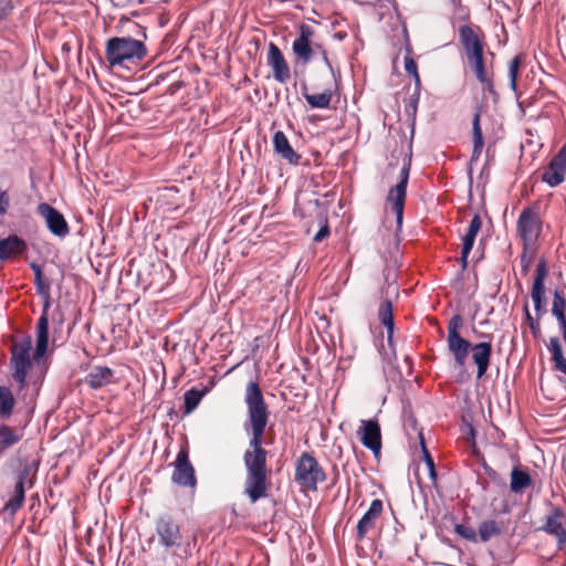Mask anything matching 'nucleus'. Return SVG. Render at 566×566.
I'll use <instances>...</instances> for the list:
<instances>
[{"label":"nucleus","instance_id":"nucleus-1","mask_svg":"<svg viewBox=\"0 0 566 566\" xmlns=\"http://www.w3.org/2000/svg\"><path fill=\"white\" fill-rule=\"evenodd\" d=\"M244 401L248 408V422L244 431L251 432L249 448L243 453L245 468L244 493L251 503L268 495V451L263 448V437L269 420V410L258 382L250 381L245 388Z\"/></svg>","mask_w":566,"mask_h":566},{"label":"nucleus","instance_id":"nucleus-2","mask_svg":"<svg viewBox=\"0 0 566 566\" xmlns=\"http://www.w3.org/2000/svg\"><path fill=\"white\" fill-rule=\"evenodd\" d=\"M156 544L163 548L167 555L187 559L192 554L191 542L189 537H184L180 526L169 515H161L155 522ZM195 542V538H193Z\"/></svg>","mask_w":566,"mask_h":566},{"label":"nucleus","instance_id":"nucleus-3","mask_svg":"<svg viewBox=\"0 0 566 566\" xmlns=\"http://www.w3.org/2000/svg\"><path fill=\"white\" fill-rule=\"evenodd\" d=\"M143 41L129 36L112 38L106 43V59L112 66L128 67L139 62L146 55Z\"/></svg>","mask_w":566,"mask_h":566},{"label":"nucleus","instance_id":"nucleus-4","mask_svg":"<svg viewBox=\"0 0 566 566\" xmlns=\"http://www.w3.org/2000/svg\"><path fill=\"white\" fill-rule=\"evenodd\" d=\"M295 481L311 491H316L317 484L326 481V473L311 453L303 452L296 461Z\"/></svg>","mask_w":566,"mask_h":566},{"label":"nucleus","instance_id":"nucleus-5","mask_svg":"<svg viewBox=\"0 0 566 566\" xmlns=\"http://www.w3.org/2000/svg\"><path fill=\"white\" fill-rule=\"evenodd\" d=\"M463 321L461 315H453L448 323V349L453 356L454 364L462 369L465 366L468 354L470 352V342L460 335V328Z\"/></svg>","mask_w":566,"mask_h":566},{"label":"nucleus","instance_id":"nucleus-6","mask_svg":"<svg viewBox=\"0 0 566 566\" xmlns=\"http://www.w3.org/2000/svg\"><path fill=\"white\" fill-rule=\"evenodd\" d=\"M31 346V338L28 337L20 347L14 348L11 354V377L18 384L20 390L28 387L27 376L32 365L30 357Z\"/></svg>","mask_w":566,"mask_h":566},{"label":"nucleus","instance_id":"nucleus-7","mask_svg":"<svg viewBox=\"0 0 566 566\" xmlns=\"http://www.w3.org/2000/svg\"><path fill=\"white\" fill-rule=\"evenodd\" d=\"M171 481L184 488L193 489L197 485L195 468L189 460L187 448H181L177 453Z\"/></svg>","mask_w":566,"mask_h":566},{"label":"nucleus","instance_id":"nucleus-8","mask_svg":"<svg viewBox=\"0 0 566 566\" xmlns=\"http://www.w3.org/2000/svg\"><path fill=\"white\" fill-rule=\"evenodd\" d=\"M542 530L556 538L557 545L562 548L566 544V513L559 506H553Z\"/></svg>","mask_w":566,"mask_h":566},{"label":"nucleus","instance_id":"nucleus-9","mask_svg":"<svg viewBox=\"0 0 566 566\" xmlns=\"http://www.w3.org/2000/svg\"><path fill=\"white\" fill-rule=\"evenodd\" d=\"M566 176V142L551 159L542 175V180L549 187H557L564 182Z\"/></svg>","mask_w":566,"mask_h":566},{"label":"nucleus","instance_id":"nucleus-10","mask_svg":"<svg viewBox=\"0 0 566 566\" xmlns=\"http://www.w3.org/2000/svg\"><path fill=\"white\" fill-rule=\"evenodd\" d=\"M547 276L546 261L542 259L536 266V272L532 285L531 296L534 303V310L538 317L546 312L545 280Z\"/></svg>","mask_w":566,"mask_h":566},{"label":"nucleus","instance_id":"nucleus-11","mask_svg":"<svg viewBox=\"0 0 566 566\" xmlns=\"http://www.w3.org/2000/svg\"><path fill=\"white\" fill-rule=\"evenodd\" d=\"M409 172L410 159L403 161L398 182L388 192L387 200L391 205L392 212H403Z\"/></svg>","mask_w":566,"mask_h":566},{"label":"nucleus","instance_id":"nucleus-12","mask_svg":"<svg viewBox=\"0 0 566 566\" xmlns=\"http://www.w3.org/2000/svg\"><path fill=\"white\" fill-rule=\"evenodd\" d=\"M517 232L526 248L535 245L542 232L539 214H520Z\"/></svg>","mask_w":566,"mask_h":566},{"label":"nucleus","instance_id":"nucleus-13","mask_svg":"<svg viewBox=\"0 0 566 566\" xmlns=\"http://www.w3.org/2000/svg\"><path fill=\"white\" fill-rule=\"evenodd\" d=\"M484 337H486L489 340L481 342L478 344H471L470 343V350L472 353V360L476 366V378L481 379L488 371L490 364H491V357H492V335L485 334Z\"/></svg>","mask_w":566,"mask_h":566},{"label":"nucleus","instance_id":"nucleus-14","mask_svg":"<svg viewBox=\"0 0 566 566\" xmlns=\"http://www.w3.org/2000/svg\"><path fill=\"white\" fill-rule=\"evenodd\" d=\"M459 38L467 60L484 54V42L470 25L460 27Z\"/></svg>","mask_w":566,"mask_h":566},{"label":"nucleus","instance_id":"nucleus-15","mask_svg":"<svg viewBox=\"0 0 566 566\" xmlns=\"http://www.w3.org/2000/svg\"><path fill=\"white\" fill-rule=\"evenodd\" d=\"M314 34L313 28L308 24H301L298 28V35L294 40L292 50L293 53L304 64L308 63L314 54V49L311 44V39Z\"/></svg>","mask_w":566,"mask_h":566},{"label":"nucleus","instance_id":"nucleus-16","mask_svg":"<svg viewBox=\"0 0 566 566\" xmlns=\"http://www.w3.org/2000/svg\"><path fill=\"white\" fill-rule=\"evenodd\" d=\"M363 446L375 454H378L381 449V431L380 426L376 420H361L358 430Z\"/></svg>","mask_w":566,"mask_h":566},{"label":"nucleus","instance_id":"nucleus-17","mask_svg":"<svg viewBox=\"0 0 566 566\" xmlns=\"http://www.w3.org/2000/svg\"><path fill=\"white\" fill-rule=\"evenodd\" d=\"M180 199L179 190L176 187H166L158 189L155 197L149 198V202L155 200L156 207L154 209L156 212H172L179 208Z\"/></svg>","mask_w":566,"mask_h":566},{"label":"nucleus","instance_id":"nucleus-18","mask_svg":"<svg viewBox=\"0 0 566 566\" xmlns=\"http://www.w3.org/2000/svg\"><path fill=\"white\" fill-rule=\"evenodd\" d=\"M268 65L273 70V77L279 83H285L290 78V67L277 45L270 43L268 52Z\"/></svg>","mask_w":566,"mask_h":566},{"label":"nucleus","instance_id":"nucleus-19","mask_svg":"<svg viewBox=\"0 0 566 566\" xmlns=\"http://www.w3.org/2000/svg\"><path fill=\"white\" fill-rule=\"evenodd\" d=\"M382 512V501L375 499L371 501L369 509L365 512L361 518L358 521L356 526V537L358 541H363L367 533L373 530L376 525L377 518Z\"/></svg>","mask_w":566,"mask_h":566},{"label":"nucleus","instance_id":"nucleus-20","mask_svg":"<svg viewBox=\"0 0 566 566\" xmlns=\"http://www.w3.org/2000/svg\"><path fill=\"white\" fill-rule=\"evenodd\" d=\"M49 304H44L42 315L39 317L36 323V343L34 358L41 359L48 350L49 346V317L48 308Z\"/></svg>","mask_w":566,"mask_h":566},{"label":"nucleus","instance_id":"nucleus-21","mask_svg":"<svg viewBox=\"0 0 566 566\" xmlns=\"http://www.w3.org/2000/svg\"><path fill=\"white\" fill-rule=\"evenodd\" d=\"M468 63L473 71L476 80L483 85V91L495 95L492 72H489L485 64L484 54L468 60Z\"/></svg>","mask_w":566,"mask_h":566},{"label":"nucleus","instance_id":"nucleus-22","mask_svg":"<svg viewBox=\"0 0 566 566\" xmlns=\"http://www.w3.org/2000/svg\"><path fill=\"white\" fill-rule=\"evenodd\" d=\"M273 147L274 151L280 155L284 160L291 165H298L301 161V155L297 154L291 146L287 137L281 130H277L273 135Z\"/></svg>","mask_w":566,"mask_h":566},{"label":"nucleus","instance_id":"nucleus-23","mask_svg":"<svg viewBox=\"0 0 566 566\" xmlns=\"http://www.w3.org/2000/svg\"><path fill=\"white\" fill-rule=\"evenodd\" d=\"M28 250L25 240L17 234L0 239V260H8L12 255H21Z\"/></svg>","mask_w":566,"mask_h":566},{"label":"nucleus","instance_id":"nucleus-24","mask_svg":"<svg viewBox=\"0 0 566 566\" xmlns=\"http://www.w3.org/2000/svg\"><path fill=\"white\" fill-rule=\"evenodd\" d=\"M114 370L106 366H93L85 377V382L92 389H99L113 382Z\"/></svg>","mask_w":566,"mask_h":566},{"label":"nucleus","instance_id":"nucleus-25","mask_svg":"<svg viewBox=\"0 0 566 566\" xmlns=\"http://www.w3.org/2000/svg\"><path fill=\"white\" fill-rule=\"evenodd\" d=\"M24 431L21 428H12L9 424H0V453L19 443L23 438Z\"/></svg>","mask_w":566,"mask_h":566},{"label":"nucleus","instance_id":"nucleus-26","mask_svg":"<svg viewBox=\"0 0 566 566\" xmlns=\"http://www.w3.org/2000/svg\"><path fill=\"white\" fill-rule=\"evenodd\" d=\"M533 483L531 474L520 468V467H513L511 471V482H510V490L513 493L521 494L524 490L530 488Z\"/></svg>","mask_w":566,"mask_h":566},{"label":"nucleus","instance_id":"nucleus-27","mask_svg":"<svg viewBox=\"0 0 566 566\" xmlns=\"http://www.w3.org/2000/svg\"><path fill=\"white\" fill-rule=\"evenodd\" d=\"M378 317L381 324L386 327L387 340L389 344H391L394 337L395 321L392 314V304L389 300H385L380 303L378 308Z\"/></svg>","mask_w":566,"mask_h":566},{"label":"nucleus","instance_id":"nucleus-28","mask_svg":"<svg viewBox=\"0 0 566 566\" xmlns=\"http://www.w3.org/2000/svg\"><path fill=\"white\" fill-rule=\"evenodd\" d=\"M45 220V226L50 232L59 238H65L69 232V224L64 219V214H42Z\"/></svg>","mask_w":566,"mask_h":566},{"label":"nucleus","instance_id":"nucleus-29","mask_svg":"<svg viewBox=\"0 0 566 566\" xmlns=\"http://www.w3.org/2000/svg\"><path fill=\"white\" fill-rule=\"evenodd\" d=\"M15 398L8 386H0V418L9 419L13 413Z\"/></svg>","mask_w":566,"mask_h":566},{"label":"nucleus","instance_id":"nucleus-30","mask_svg":"<svg viewBox=\"0 0 566 566\" xmlns=\"http://www.w3.org/2000/svg\"><path fill=\"white\" fill-rule=\"evenodd\" d=\"M25 500V488L15 483L13 495L6 502L3 511L13 516L23 505Z\"/></svg>","mask_w":566,"mask_h":566},{"label":"nucleus","instance_id":"nucleus-31","mask_svg":"<svg viewBox=\"0 0 566 566\" xmlns=\"http://www.w3.org/2000/svg\"><path fill=\"white\" fill-rule=\"evenodd\" d=\"M481 226H482V221H481L480 214H473V218L470 222L469 229L463 237V243H462L463 254L471 253L472 248L474 245L476 234L479 233Z\"/></svg>","mask_w":566,"mask_h":566},{"label":"nucleus","instance_id":"nucleus-32","mask_svg":"<svg viewBox=\"0 0 566 566\" xmlns=\"http://www.w3.org/2000/svg\"><path fill=\"white\" fill-rule=\"evenodd\" d=\"M208 392L207 388H190L184 394L185 415H190L199 406L202 398Z\"/></svg>","mask_w":566,"mask_h":566},{"label":"nucleus","instance_id":"nucleus-33","mask_svg":"<svg viewBox=\"0 0 566 566\" xmlns=\"http://www.w3.org/2000/svg\"><path fill=\"white\" fill-rule=\"evenodd\" d=\"M501 532V526L494 520L483 521L479 525V536L483 543L489 542L494 536H499Z\"/></svg>","mask_w":566,"mask_h":566},{"label":"nucleus","instance_id":"nucleus-34","mask_svg":"<svg viewBox=\"0 0 566 566\" xmlns=\"http://www.w3.org/2000/svg\"><path fill=\"white\" fill-rule=\"evenodd\" d=\"M472 130H473V154L472 158H476L483 148V135L480 126V114L475 113L472 120Z\"/></svg>","mask_w":566,"mask_h":566},{"label":"nucleus","instance_id":"nucleus-35","mask_svg":"<svg viewBox=\"0 0 566 566\" xmlns=\"http://www.w3.org/2000/svg\"><path fill=\"white\" fill-rule=\"evenodd\" d=\"M304 97L312 108H328L332 101V93L325 91L319 94H304Z\"/></svg>","mask_w":566,"mask_h":566},{"label":"nucleus","instance_id":"nucleus-36","mask_svg":"<svg viewBox=\"0 0 566 566\" xmlns=\"http://www.w3.org/2000/svg\"><path fill=\"white\" fill-rule=\"evenodd\" d=\"M419 439L422 452V460L428 469L430 480L432 481V483L436 484L438 480V473L436 470L433 458L431 457L428 448L426 447V442L421 432L419 433Z\"/></svg>","mask_w":566,"mask_h":566},{"label":"nucleus","instance_id":"nucleus-37","mask_svg":"<svg viewBox=\"0 0 566 566\" xmlns=\"http://www.w3.org/2000/svg\"><path fill=\"white\" fill-rule=\"evenodd\" d=\"M566 298L563 290L556 289L553 295L552 314L557 318L565 315Z\"/></svg>","mask_w":566,"mask_h":566},{"label":"nucleus","instance_id":"nucleus-38","mask_svg":"<svg viewBox=\"0 0 566 566\" xmlns=\"http://www.w3.org/2000/svg\"><path fill=\"white\" fill-rule=\"evenodd\" d=\"M548 349L552 354V360L554 363V367L556 368L564 361H566V358L564 357L562 345L558 337H551Z\"/></svg>","mask_w":566,"mask_h":566},{"label":"nucleus","instance_id":"nucleus-39","mask_svg":"<svg viewBox=\"0 0 566 566\" xmlns=\"http://www.w3.org/2000/svg\"><path fill=\"white\" fill-rule=\"evenodd\" d=\"M405 214H385L382 224L386 229H390L395 224L394 234L397 241L400 240L399 233L401 232L402 220Z\"/></svg>","mask_w":566,"mask_h":566},{"label":"nucleus","instance_id":"nucleus-40","mask_svg":"<svg viewBox=\"0 0 566 566\" xmlns=\"http://www.w3.org/2000/svg\"><path fill=\"white\" fill-rule=\"evenodd\" d=\"M521 65V56H515L509 64V78L511 88L516 92L517 90V75Z\"/></svg>","mask_w":566,"mask_h":566},{"label":"nucleus","instance_id":"nucleus-41","mask_svg":"<svg viewBox=\"0 0 566 566\" xmlns=\"http://www.w3.org/2000/svg\"><path fill=\"white\" fill-rule=\"evenodd\" d=\"M36 471H38V463H35V462L24 463V465L18 471L15 483H21V485L24 486L28 478L31 474H35Z\"/></svg>","mask_w":566,"mask_h":566},{"label":"nucleus","instance_id":"nucleus-42","mask_svg":"<svg viewBox=\"0 0 566 566\" xmlns=\"http://www.w3.org/2000/svg\"><path fill=\"white\" fill-rule=\"evenodd\" d=\"M535 245L527 247L523 244V253L521 255V268L524 273H526L534 260L535 255Z\"/></svg>","mask_w":566,"mask_h":566},{"label":"nucleus","instance_id":"nucleus-43","mask_svg":"<svg viewBox=\"0 0 566 566\" xmlns=\"http://www.w3.org/2000/svg\"><path fill=\"white\" fill-rule=\"evenodd\" d=\"M523 313H524V318H525L526 323L528 324V326L531 328L532 335L535 338L539 337V335H541L539 323H538V321L533 318V316H532V314L530 312L527 303H525L524 306H523Z\"/></svg>","mask_w":566,"mask_h":566},{"label":"nucleus","instance_id":"nucleus-44","mask_svg":"<svg viewBox=\"0 0 566 566\" xmlns=\"http://www.w3.org/2000/svg\"><path fill=\"white\" fill-rule=\"evenodd\" d=\"M455 532L463 538L468 539V541H472V542H475L476 541V533L475 531L470 527V526H467L464 524H457L455 525Z\"/></svg>","mask_w":566,"mask_h":566},{"label":"nucleus","instance_id":"nucleus-45","mask_svg":"<svg viewBox=\"0 0 566 566\" xmlns=\"http://www.w3.org/2000/svg\"><path fill=\"white\" fill-rule=\"evenodd\" d=\"M319 224H321V228L319 230L315 233L313 240L314 242H322L324 239H326L331 231H329V226H328V222L326 219H321L319 220Z\"/></svg>","mask_w":566,"mask_h":566},{"label":"nucleus","instance_id":"nucleus-46","mask_svg":"<svg viewBox=\"0 0 566 566\" xmlns=\"http://www.w3.org/2000/svg\"><path fill=\"white\" fill-rule=\"evenodd\" d=\"M405 70L408 74L415 77L417 84L420 82L417 64L411 57H405Z\"/></svg>","mask_w":566,"mask_h":566},{"label":"nucleus","instance_id":"nucleus-47","mask_svg":"<svg viewBox=\"0 0 566 566\" xmlns=\"http://www.w3.org/2000/svg\"><path fill=\"white\" fill-rule=\"evenodd\" d=\"M10 207V196L6 189L0 186V212H7Z\"/></svg>","mask_w":566,"mask_h":566},{"label":"nucleus","instance_id":"nucleus-48","mask_svg":"<svg viewBox=\"0 0 566 566\" xmlns=\"http://www.w3.org/2000/svg\"><path fill=\"white\" fill-rule=\"evenodd\" d=\"M35 290H36V293L44 297L45 298V304L48 303L49 304V298H50V289H49V285L45 284L44 282L43 283H40V284H35Z\"/></svg>","mask_w":566,"mask_h":566},{"label":"nucleus","instance_id":"nucleus-49","mask_svg":"<svg viewBox=\"0 0 566 566\" xmlns=\"http://www.w3.org/2000/svg\"><path fill=\"white\" fill-rule=\"evenodd\" d=\"M482 468L485 472V474L493 481H495L497 478H499V473L493 469L491 468L488 463H483L482 464Z\"/></svg>","mask_w":566,"mask_h":566},{"label":"nucleus","instance_id":"nucleus-50","mask_svg":"<svg viewBox=\"0 0 566 566\" xmlns=\"http://www.w3.org/2000/svg\"><path fill=\"white\" fill-rule=\"evenodd\" d=\"M557 323L559 331L562 333L563 339L566 343V316L557 317Z\"/></svg>","mask_w":566,"mask_h":566},{"label":"nucleus","instance_id":"nucleus-51","mask_svg":"<svg viewBox=\"0 0 566 566\" xmlns=\"http://www.w3.org/2000/svg\"><path fill=\"white\" fill-rule=\"evenodd\" d=\"M36 212H57V211L48 203H41V205H39Z\"/></svg>","mask_w":566,"mask_h":566},{"label":"nucleus","instance_id":"nucleus-52","mask_svg":"<svg viewBox=\"0 0 566 566\" xmlns=\"http://www.w3.org/2000/svg\"><path fill=\"white\" fill-rule=\"evenodd\" d=\"M30 268H31V270L33 271L34 276H35L36 274H41V273H42V268H41L38 263H35V262H32V263L30 264Z\"/></svg>","mask_w":566,"mask_h":566},{"label":"nucleus","instance_id":"nucleus-53","mask_svg":"<svg viewBox=\"0 0 566 566\" xmlns=\"http://www.w3.org/2000/svg\"><path fill=\"white\" fill-rule=\"evenodd\" d=\"M469 255H470V253L463 254V250L461 251V266L463 270L467 269V266H468Z\"/></svg>","mask_w":566,"mask_h":566},{"label":"nucleus","instance_id":"nucleus-54","mask_svg":"<svg viewBox=\"0 0 566 566\" xmlns=\"http://www.w3.org/2000/svg\"><path fill=\"white\" fill-rule=\"evenodd\" d=\"M322 57H323L324 63L332 70V64H331L325 51H322Z\"/></svg>","mask_w":566,"mask_h":566},{"label":"nucleus","instance_id":"nucleus-55","mask_svg":"<svg viewBox=\"0 0 566 566\" xmlns=\"http://www.w3.org/2000/svg\"><path fill=\"white\" fill-rule=\"evenodd\" d=\"M555 369L566 375V360L559 366H557Z\"/></svg>","mask_w":566,"mask_h":566},{"label":"nucleus","instance_id":"nucleus-56","mask_svg":"<svg viewBox=\"0 0 566 566\" xmlns=\"http://www.w3.org/2000/svg\"><path fill=\"white\" fill-rule=\"evenodd\" d=\"M43 282H44V281H43V275H42V273H41V274H36V275L34 276V285H35V284L43 283Z\"/></svg>","mask_w":566,"mask_h":566},{"label":"nucleus","instance_id":"nucleus-57","mask_svg":"<svg viewBox=\"0 0 566 566\" xmlns=\"http://www.w3.org/2000/svg\"><path fill=\"white\" fill-rule=\"evenodd\" d=\"M249 217H250V214L242 216V217L240 218V220H239V223H241V224H245L247 219H248Z\"/></svg>","mask_w":566,"mask_h":566},{"label":"nucleus","instance_id":"nucleus-58","mask_svg":"<svg viewBox=\"0 0 566 566\" xmlns=\"http://www.w3.org/2000/svg\"><path fill=\"white\" fill-rule=\"evenodd\" d=\"M523 213L531 212L528 208L522 210Z\"/></svg>","mask_w":566,"mask_h":566},{"label":"nucleus","instance_id":"nucleus-59","mask_svg":"<svg viewBox=\"0 0 566 566\" xmlns=\"http://www.w3.org/2000/svg\"><path fill=\"white\" fill-rule=\"evenodd\" d=\"M145 209H146V210H149V209H150V207H149L147 203H145Z\"/></svg>","mask_w":566,"mask_h":566}]
</instances>
